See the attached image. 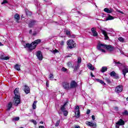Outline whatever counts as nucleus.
I'll return each instance as SVG.
<instances>
[{"label":"nucleus","mask_w":128,"mask_h":128,"mask_svg":"<svg viewBox=\"0 0 128 128\" xmlns=\"http://www.w3.org/2000/svg\"><path fill=\"white\" fill-rule=\"evenodd\" d=\"M102 48H106L108 52H112L114 50V47L112 45H106V44H98L97 46V49L98 50H100L102 52H106V50Z\"/></svg>","instance_id":"nucleus-1"},{"label":"nucleus","mask_w":128,"mask_h":128,"mask_svg":"<svg viewBox=\"0 0 128 128\" xmlns=\"http://www.w3.org/2000/svg\"><path fill=\"white\" fill-rule=\"evenodd\" d=\"M20 90L18 88H16L14 90V100H13V104H14L16 106H18L20 102Z\"/></svg>","instance_id":"nucleus-2"},{"label":"nucleus","mask_w":128,"mask_h":128,"mask_svg":"<svg viewBox=\"0 0 128 128\" xmlns=\"http://www.w3.org/2000/svg\"><path fill=\"white\" fill-rule=\"evenodd\" d=\"M42 40H40V39H38L34 40L31 44H30L28 43L26 44V46H24V48H29L30 52H32V50H34L36 48V46H38V44H40Z\"/></svg>","instance_id":"nucleus-3"},{"label":"nucleus","mask_w":128,"mask_h":128,"mask_svg":"<svg viewBox=\"0 0 128 128\" xmlns=\"http://www.w3.org/2000/svg\"><path fill=\"white\" fill-rule=\"evenodd\" d=\"M67 44L68 48L70 49L74 48H76V42L74 41V40L72 39L67 41Z\"/></svg>","instance_id":"nucleus-4"},{"label":"nucleus","mask_w":128,"mask_h":128,"mask_svg":"<svg viewBox=\"0 0 128 128\" xmlns=\"http://www.w3.org/2000/svg\"><path fill=\"white\" fill-rule=\"evenodd\" d=\"M62 86L64 88V90H70V82H62Z\"/></svg>","instance_id":"nucleus-5"},{"label":"nucleus","mask_w":128,"mask_h":128,"mask_svg":"<svg viewBox=\"0 0 128 128\" xmlns=\"http://www.w3.org/2000/svg\"><path fill=\"white\" fill-rule=\"evenodd\" d=\"M124 121L122 119H120L116 123V128H120V126H124Z\"/></svg>","instance_id":"nucleus-6"},{"label":"nucleus","mask_w":128,"mask_h":128,"mask_svg":"<svg viewBox=\"0 0 128 128\" xmlns=\"http://www.w3.org/2000/svg\"><path fill=\"white\" fill-rule=\"evenodd\" d=\"M122 88H124V86L122 85L118 86L117 87L115 88V92L118 94L120 92H122Z\"/></svg>","instance_id":"nucleus-7"},{"label":"nucleus","mask_w":128,"mask_h":128,"mask_svg":"<svg viewBox=\"0 0 128 128\" xmlns=\"http://www.w3.org/2000/svg\"><path fill=\"white\" fill-rule=\"evenodd\" d=\"M0 59L8 60H10V57L5 56L4 52H0Z\"/></svg>","instance_id":"nucleus-8"},{"label":"nucleus","mask_w":128,"mask_h":128,"mask_svg":"<svg viewBox=\"0 0 128 128\" xmlns=\"http://www.w3.org/2000/svg\"><path fill=\"white\" fill-rule=\"evenodd\" d=\"M78 86V83L74 80H72L70 83V88H76Z\"/></svg>","instance_id":"nucleus-9"},{"label":"nucleus","mask_w":128,"mask_h":128,"mask_svg":"<svg viewBox=\"0 0 128 128\" xmlns=\"http://www.w3.org/2000/svg\"><path fill=\"white\" fill-rule=\"evenodd\" d=\"M36 56L39 60H42V58L44 57L42 56V54L41 51H38Z\"/></svg>","instance_id":"nucleus-10"},{"label":"nucleus","mask_w":128,"mask_h":128,"mask_svg":"<svg viewBox=\"0 0 128 128\" xmlns=\"http://www.w3.org/2000/svg\"><path fill=\"white\" fill-rule=\"evenodd\" d=\"M127 72H128V66H124V68L122 70V74H124V78H126V74Z\"/></svg>","instance_id":"nucleus-11"},{"label":"nucleus","mask_w":128,"mask_h":128,"mask_svg":"<svg viewBox=\"0 0 128 128\" xmlns=\"http://www.w3.org/2000/svg\"><path fill=\"white\" fill-rule=\"evenodd\" d=\"M96 30V28H92L91 29V32L92 34H93V36H98V32Z\"/></svg>","instance_id":"nucleus-12"},{"label":"nucleus","mask_w":128,"mask_h":128,"mask_svg":"<svg viewBox=\"0 0 128 128\" xmlns=\"http://www.w3.org/2000/svg\"><path fill=\"white\" fill-rule=\"evenodd\" d=\"M86 124L89 126H90L91 128H96V123H92L88 121L86 122Z\"/></svg>","instance_id":"nucleus-13"},{"label":"nucleus","mask_w":128,"mask_h":128,"mask_svg":"<svg viewBox=\"0 0 128 128\" xmlns=\"http://www.w3.org/2000/svg\"><path fill=\"white\" fill-rule=\"evenodd\" d=\"M36 24V21L34 20H30V23L28 24V28H32Z\"/></svg>","instance_id":"nucleus-14"},{"label":"nucleus","mask_w":128,"mask_h":128,"mask_svg":"<svg viewBox=\"0 0 128 128\" xmlns=\"http://www.w3.org/2000/svg\"><path fill=\"white\" fill-rule=\"evenodd\" d=\"M104 12L107 14H112V12H114V10L112 8H104Z\"/></svg>","instance_id":"nucleus-15"},{"label":"nucleus","mask_w":128,"mask_h":128,"mask_svg":"<svg viewBox=\"0 0 128 128\" xmlns=\"http://www.w3.org/2000/svg\"><path fill=\"white\" fill-rule=\"evenodd\" d=\"M101 32L102 34H104V40H110V38H108V34H106V30H101Z\"/></svg>","instance_id":"nucleus-16"},{"label":"nucleus","mask_w":128,"mask_h":128,"mask_svg":"<svg viewBox=\"0 0 128 128\" xmlns=\"http://www.w3.org/2000/svg\"><path fill=\"white\" fill-rule=\"evenodd\" d=\"M110 76H114V78H118V76H116V73L114 72H112L110 73Z\"/></svg>","instance_id":"nucleus-17"},{"label":"nucleus","mask_w":128,"mask_h":128,"mask_svg":"<svg viewBox=\"0 0 128 128\" xmlns=\"http://www.w3.org/2000/svg\"><path fill=\"white\" fill-rule=\"evenodd\" d=\"M24 91L26 92V94H30V88L28 86L26 85L24 86Z\"/></svg>","instance_id":"nucleus-18"},{"label":"nucleus","mask_w":128,"mask_h":128,"mask_svg":"<svg viewBox=\"0 0 128 128\" xmlns=\"http://www.w3.org/2000/svg\"><path fill=\"white\" fill-rule=\"evenodd\" d=\"M87 66L89 70H94V67L92 66V64L90 63H89L87 64Z\"/></svg>","instance_id":"nucleus-19"},{"label":"nucleus","mask_w":128,"mask_h":128,"mask_svg":"<svg viewBox=\"0 0 128 128\" xmlns=\"http://www.w3.org/2000/svg\"><path fill=\"white\" fill-rule=\"evenodd\" d=\"M25 12H26V16H32V12H30V10H28L26 8L25 9Z\"/></svg>","instance_id":"nucleus-20"},{"label":"nucleus","mask_w":128,"mask_h":128,"mask_svg":"<svg viewBox=\"0 0 128 128\" xmlns=\"http://www.w3.org/2000/svg\"><path fill=\"white\" fill-rule=\"evenodd\" d=\"M14 18H16V22H18V20H20V15L18 14H16L14 16Z\"/></svg>","instance_id":"nucleus-21"},{"label":"nucleus","mask_w":128,"mask_h":128,"mask_svg":"<svg viewBox=\"0 0 128 128\" xmlns=\"http://www.w3.org/2000/svg\"><path fill=\"white\" fill-rule=\"evenodd\" d=\"M66 102L64 103L63 106L60 108L61 112H64L66 110Z\"/></svg>","instance_id":"nucleus-22"},{"label":"nucleus","mask_w":128,"mask_h":128,"mask_svg":"<svg viewBox=\"0 0 128 128\" xmlns=\"http://www.w3.org/2000/svg\"><path fill=\"white\" fill-rule=\"evenodd\" d=\"M12 108V102H10L7 106V110H10Z\"/></svg>","instance_id":"nucleus-23"},{"label":"nucleus","mask_w":128,"mask_h":128,"mask_svg":"<svg viewBox=\"0 0 128 128\" xmlns=\"http://www.w3.org/2000/svg\"><path fill=\"white\" fill-rule=\"evenodd\" d=\"M20 65H18V64H16L14 66L15 70H20Z\"/></svg>","instance_id":"nucleus-24"},{"label":"nucleus","mask_w":128,"mask_h":128,"mask_svg":"<svg viewBox=\"0 0 128 128\" xmlns=\"http://www.w3.org/2000/svg\"><path fill=\"white\" fill-rule=\"evenodd\" d=\"M108 16L106 19V20H114V16H111L110 15V14H108Z\"/></svg>","instance_id":"nucleus-25"},{"label":"nucleus","mask_w":128,"mask_h":128,"mask_svg":"<svg viewBox=\"0 0 128 128\" xmlns=\"http://www.w3.org/2000/svg\"><path fill=\"white\" fill-rule=\"evenodd\" d=\"M108 70V68L106 66H103L101 70L102 72H104Z\"/></svg>","instance_id":"nucleus-26"},{"label":"nucleus","mask_w":128,"mask_h":128,"mask_svg":"<svg viewBox=\"0 0 128 128\" xmlns=\"http://www.w3.org/2000/svg\"><path fill=\"white\" fill-rule=\"evenodd\" d=\"M114 62L116 64V66L118 68H120V66H122V63H120V62H116L114 61Z\"/></svg>","instance_id":"nucleus-27"},{"label":"nucleus","mask_w":128,"mask_h":128,"mask_svg":"<svg viewBox=\"0 0 128 128\" xmlns=\"http://www.w3.org/2000/svg\"><path fill=\"white\" fill-rule=\"evenodd\" d=\"M96 80L97 82H100L102 84H104V86H106V83H104V82L102 81V80H101L100 79H96Z\"/></svg>","instance_id":"nucleus-28"},{"label":"nucleus","mask_w":128,"mask_h":128,"mask_svg":"<svg viewBox=\"0 0 128 128\" xmlns=\"http://www.w3.org/2000/svg\"><path fill=\"white\" fill-rule=\"evenodd\" d=\"M38 102V101H34L33 104H32V108L34 110H36V103Z\"/></svg>","instance_id":"nucleus-29"},{"label":"nucleus","mask_w":128,"mask_h":128,"mask_svg":"<svg viewBox=\"0 0 128 128\" xmlns=\"http://www.w3.org/2000/svg\"><path fill=\"white\" fill-rule=\"evenodd\" d=\"M80 112V106H77L75 108V114H76V112Z\"/></svg>","instance_id":"nucleus-30"},{"label":"nucleus","mask_w":128,"mask_h":128,"mask_svg":"<svg viewBox=\"0 0 128 128\" xmlns=\"http://www.w3.org/2000/svg\"><path fill=\"white\" fill-rule=\"evenodd\" d=\"M118 40L119 42H124V38L120 36L118 38Z\"/></svg>","instance_id":"nucleus-31"},{"label":"nucleus","mask_w":128,"mask_h":128,"mask_svg":"<svg viewBox=\"0 0 128 128\" xmlns=\"http://www.w3.org/2000/svg\"><path fill=\"white\" fill-rule=\"evenodd\" d=\"M76 118H78L80 116V111L77 112H76V114H75Z\"/></svg>","instance_id":"nucleus-32"},{"label":"nucleus","mask_w":128,"mask_h":128,"mask_svg":"<svg viewBox=\"0 0 128 128\" xmlns=\"http://www.w3.org/2000/svg\"><path fill=\"white\" fill-rule=\"evenodd\" d=\"M122 116H128V111L127 110H124V112H122Z\"/></svg>","instance_id":"nucleus-33"},{"label":"nucleus","mask_w":128,"mask_h":128,"mask_svg":"<svg viewBox=\"0 0 128 128\" xmlns=\"http://www.w3.org/2000/svg\"><path fill=\"white\" fill-rule=\"evenodd\" d=\"M104 80L108 82V84H110V82H112V81H110L109 78H106Z\"/></svg>","instance_id":"nucleus-34"},{"label":"nucleus","mask_w":128,"mask_h":128,"mask_svg":"<svg viewBox=\"0 0 128 128\" xmlns=\"http://www.w3.org/2000/svg\"><path fill=\"white\" fill-rule=\"evenodd\" d=\"M62 112L64 116H66L68 114V110H65V111H63Z\"/></svg>","instance_id":"nucleus-35"},{"label":"nucleus","mask_w":128,"mask_h":128,"mask_svg":"<svg viewBox=\"0 0 128 128\" xmlns=\"http://www.w3.org/2000/svg\"><path fill=\"white\" fill-rule=\"evenodd\" d=\"M60 120H58L56 122V124H55V126H60Z\"/></svg>","instance_id":"nucleus-36"},{"label":"nucleus","mask_w":128,"mask_h":128,"mask_svg":"<svg viewBox=\"0 0 128 128\" xmlns=\"http://www.w3.org/2000/svg\"><path fill=\"white\" fill-rule=\"evenodd\" d=\"M82 62V58L80 57H78V64H80Z\"/></svg>","instance_id":"nucleus-37"},{"label":"nucleus","mask_w":128,"mask_h":128,"mask_svg":"<svg viewBox=\"0 0 128 128\" xmlns=\"http://www.w3.org/2000/svg\"><path fill=\"white\" fill-rule=\"evenodd\" d=\"M49 78H50V80H52V78H54V74H50L49 75Z\"/></svg>","instance_id":"nucleus-38"},{"label":"nucleus","mask_w":128,"mask_h":128,"mask_svg":"<svg viewBox=\"0 0 128 128\" xmlns=\"http://www.w3.org/2000/svg\"><path fill=\"white\" fill-rule=\"evenodd\" d=\"M62 72H66V70H68V69H66V68L64 67H62Z\"/></svg>","instance_id":"nucleus-39"},{"label":"nucleus","mask_w":128,"mask_h":128,"mask_svg":"<svg viewBox=\"0 0 128 128\" xmlns=\"http://www.w3.org/2000/svg\"><path fill=\"white\" fill-rule=\"evenodd\" d=\"M66 34L67 36H70V32L68 30H66Z\"/></svg>","instance_id":"nucleus-40"},{"label":"nucleus","mask_w":128,"mask_h":128,"mask_svg":"<svg viewBox=\"0 0 128 128\" xmlns=\"http://www.w3.org/2000/svg\"><path fill=\"white\" fill-rule=\"evenodd\" d=\"M67 65L68 66L69 68H72V63L70 62H68L67 64Z\"/></svg>","instance_id":"nucleus-41"},{"label":"nucleus","mask_w":128,"mask_h":128,"mask_svg":"<svg viewBox=\"0 0 128 128\" xmlns=\"http://www.w3.org/2000/svg\"><path fill=\"white\" fill-rule=\"evenodd\" d=\"M13 120H16V122L18 120H20V117H16L14 118Z\"/></svg>","instance_id":"nucleus-42"},{"label":"nucleus","mask_w":128,"mask_h":128,"mask_svg":"<svg viewBox=\"0 0 128 128\" xmlns=\"http://www.w3.org/2000/svg\"><path fill=\"white\" fill-rule=\"evenodd\" d=\"M32 122H33L34 124H36V121L34 120H31Z\"/></svg>","instance_id":"nucleus-43"},{"label":"nucleus","mask_w":128,"mask_h":128,"mask_svg":"<svg viewBox=\"0 0 128 128\" xmlns=\"http://www.w3.org/2000/svg\"><path fill=\"white\" fill-rule=\"evenodd\" d=\"M52 52L53 54H56V52H58V51L56 49L55 50H54Z\"/></svg>","instance_id":"nucleus-44"},{"label":"nucleus","mask_w":128,"mask_h":128,"mask_svg":"<svg viewBox=\"0 0 128 128\" xmlns=\"http://www.w3.org/2000/svg\"><path fill=\"white\" fill-rule=\"evenodd\" d=\"M60 44L61 46H64V41H62V40L60 41Z\"/></svg>","instance_id":"nucleus-45"},{"label":"nucleus","mask_w":128,"mask_h":128,"mask_svg":"<svg viewBox=\"0 0 128 128\" xmlns=\"http://www.w3.org/2000/svg\"><path fill=\"white\" fill-rule=\"evenodd\" d=\"M80 68V64H77V66H75V70H78Z\"/></svg>","instance_id":"nucleus-46"},{"label":"nucleus","mask_w":128,"mask_h":128,"mask_svg":"<svg viewBox=\"0 0 128 128\" xmlns=\"http://www.w3.org/2000/svg\"><path fill=\"white\" fill-rule=\"evenodd\" d=\"M8 4V1H6V0H4L3 2L2 3V4Z\"/></svg>","instance_id":"nucleus-47"},{"label":"nucleus","mask_w":128,"mask_h":128,"mask_svg":"<svg viewBox=\"0 0 128 128\" xmlns=\"http://www.w3.org/2000/svg\"><path fill=\"white\" fill-rule=\"evenodd\" d=\"M70 38H76V36L74 35H70Z\"/></svg>","instance_id":"nucleus-48"},{"label":"nucleus","mask_w":128,"mask_h":128,"mask_svg":"<svg viewBox=\"0 0 128 128\" xmlns=\"http://www.w3.org/2000/svg\"><path fill=\"white\" fill-rule=\"evenodd\" d=\"M114 110L116 112H118V106L114 107Z\"/></svg>","instance_id":"nucleus-49"},{"label":"nucleus","mask_w":128,"mask_h":128,"mask_svg":"<svg viewBox=\"0 0 128 128\" xmlns=\"http://www.w3.org/2000/svg\"><path fill=\"white\" fill-rule=\"evenodd\" d=\"M90 110H88L86 112L87 114H90Z\"/></svg>","instance_id":"nucleus-50"},{"label":"nucleus","mask_w":128,"mask_h":128,"mask_svg":"<svg viewBox=\"0 0 128 128\" xmlns=\"http://www.w3.org/2000/svg\"><path fill=\"white\" fill-rule=\"evenodd\" d=\"M72 56V54H69L68 55H67L66 56V58H70V56Z\"/></svg>","instance_id":"nucleus-51"},{"label":"nucleus","mask_w":128,"mask_h":128,"mask_svg":"<svg viewBox=\"0 0 128 128\" xmlns=\"http://www.w3.org/2000/svg\"><path fill=\"white\" fill-rule=\"evenodd\" d=\"M118 12H120V14H124V12H122V11H120V10H118Z\"/></svg>","instance_id":"nucleus-52"},{"label":"nucleus","mask_w":128,"mask_h":128,"mask_svg":"<svg viewBox=\"0 0 128 128\" xmlns=\"http://www.w3.org/2000/svg\"><path fill=\"white\" fill-rule=\"evenodd\" d=\"M92 119L93 120H96V118L94 117V115L92 116Z\"/></svg>","instance_id":"nucleus-53"},{"label":"nucleus","mask_w":128,"mask_h":128,"mask_svg":"<svg viewBox=\"0 0 128 128\" xmlns=\"http://www.w3.org/2000/svg\"><path fill=\"white\" fill-rule=\"evenodd\" d=\"M38 128H44V126H39Z\"/></svg>","instance_id":"nucleus-54"},{"label":"nucleus","mask_w":128,"mask_h":128,"mask_svg":"<svg viewBox=\"0 0 128 128\" xmlns=\"http://www.w3.org/2000/svg\"><path fill=\"white\" fill-rule=\"evenodd\" d=\"M32 32V30H30L29 32V34H31Z\"/></svg>","instance_id":"nucleus-55"},{"label":"nucleus","mask_w":128,"mask_h":128,"mask_svg":"<svg viewBox=\"0 0 128 128\" xmlns=\"http://www.w3.org/2000/svg\"><path fill=\"white\" fill-rule=\"evenodd\" d=\"M90 76L92 78H94V76L92 74V73H91Z\"/></svg>","instance_id":"nucleus-56"},{"label":"nucleus","mask_w":128,"mask_h":128,"mask_svg":"<svg viewBox=\"0 0 128 128\" xmlns=\"http://www.w3.org/2000/svg\"><path fill=\"white\" fill-rule=\"evenodd\" d=\"M4 46L2 44V42H0V46Z\"/></svg>","instance_id":"nucleus-57"},{"label":"nucleus","mask_w":128,"mask_h":128,"mask_svg":"<svg viewBox=\"0 0 128 128\" xmlns=\"http://www.w3.org/2000/svg\"><path fill=\"white\" fill-rule=\"evenodd\" d=\"M33 36H36V32L34 33V34H33Z\"/></svg>","instance_id":"nucleus-58"},{"label":"nucleus","mask_w":128,"mask_h":128,"mask_svg":"<svg viewBox=\"0 0 128 128\" xmlns=\"http://www.w3.org/2000/svg\"><path fill=\"white\" fill-rule=\"evenodd\" d=\"M40 124H44V122L42 121H40Z\"/></svg>","instance_id":"nucleus-59"},{"label":"nucleus","mask_w":128,"mask_h":128,"mask_svg":"<svg viewBox=\"0 0 128 128\" xmlns=\"http://www.w3.org/2000/svg\"><path fill=\"white\" fill-rule=\"evenodd\" d=\"M77 12H78V14H80V12L79 11H78Z\"/></svg>","instance_id":"nucleus-60"},{"label":"nucleus","mask_w":128,"mask_h":128,"mask_svg":"<svg viewBox=\"0 0 128 128\" xmlns=\"http://www.w3.org/2000/svg\"><path fill=\"white\" fill-rule=\"evenodd\" d=\"M126 100H127V102H128V97L126 98Z\"/></svg>","instance_id":"nucleus-61"},{"label":"nucleus","mask_w":128,"mask_h":128,"mask_svg":"<svg viewBox=\"0 0 128 128\" xmlns=\"http://www.w3.org/2000/svg\"><path fill=\"white\" fill-rule=\"evenodd\" d=\"M58 114H60V112H58Z\"/></svg>","instance_id":"nucleus-62"},{"label":"nucleus","mask_w":128,"mask_h":128,"mask_svg":"<svg viewBox=\"0 0 128 128\" xmlns=\"http://www.w3.org/2000/svg\"><path fill=\"white\" fill-rule=\"evenodd\" d=\"M19 128H24L23 127H20Z\"/></svg>","instance_id":"nucleus-63"},{"label":"nucleus","mask_w":128,"mask_h":128,"mask_svg":"<svg viewBox=\"0 0 128 128\" xmlns=\"http://www.w3.org/2000/svg\"><path fill=\"white\" fill-rule=\"evenodd\" d=\"M48 83H46V86H48Z\"/></svg>","instance_id":"nucleus-64"}]
</instances>
